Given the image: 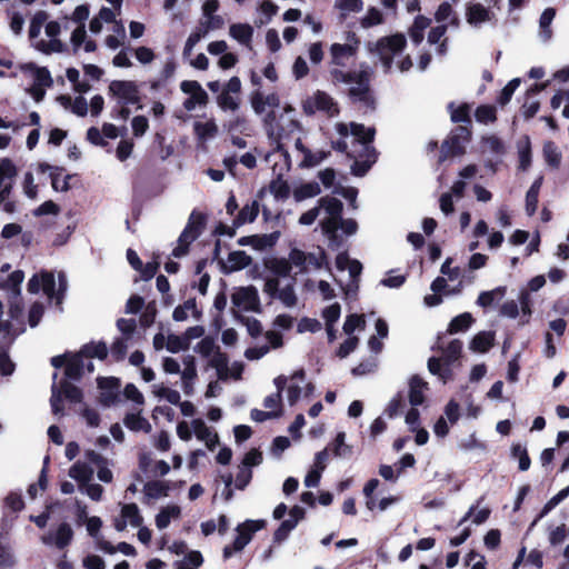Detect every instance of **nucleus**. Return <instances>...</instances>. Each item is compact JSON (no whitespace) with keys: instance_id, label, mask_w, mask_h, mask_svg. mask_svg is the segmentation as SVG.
Wrapping results in <instances>:
<instances>
[{"instance_id":"1","label":"nucleus","mask_w":569,"mask_h":569,"mask_svg":"<svg viewBox=\"0 0 569 569\" xmlns=\"http://www.w3.org/2000/svg\"><path fill=\"white\" fill-rule=\"evenodd\" d=\"M266 520L248 519L236 527L237 536L232 543L227 545L222 549L223 560L230 559L236 552H241L246 546L252 540L254 533L266 527Z\"/></svg>"},{"instance_id":"2","label":"nucleus","mask_w":569,"mask_h":569,"mask_svg":"<svg viewBox=\"0 0 569 569\" xmlns=\"http://www.w3.org/2000/svg\"><path fill=\"white\" fill-rule=\"evenodd\" d=\"M471 134V129L468 126L456 127L442 142L439 163H442L448 158L463 154L466 152L463 143L470 141Z\"/></svg>"},{"instance_id":"3","label":"nucleus","mask_w":569,"mask_h":569,"mask_svg":"<svg viewBox=\"0 0 569 569\" xmlns=\"http://www.w3.org/2000/svg\"><path fill=\"white\" fill-rule=\"evenodd\" d=\"M108 92L117 99L118 104H137L141 109L139 87L132 80H113L108 87Z\"/></svg>"},{"instance_id":"4","label":"nucleus","mask_w":569,"mask_h":569,"mask_svg":"<svg viewBox=\"0 0 569 569\" xmlns=\"http://www.w3.org/2000/svg\"><path fill=\"white\" fill-rule=\"evenodd\" d=\"M303 111L307 114H315L317 111L328 117H337L340 113L337 101L326 91L317 90L313 96L303 103Z\"/></svg>"},{"instance_id":"5","label":"nucleus","mask_w":569,"mask_h":569,"mask_svg":"<svg viewBox=\"0 0 569 569\" xmlns=\"http://www.w3.org/2000/svg\"><path fill=\"white\" fill-rule=\"evenodd\" d=\"M231 301L236 307L246 311L261 312L259 293L256 287H241L231 296Z\"/></svg>"},{"instance_id":"6","label":"nucleus","mask_w":569,"mask_h":569,"mask_svg":"<svg viewBox=\"0 0 569 569\" xmlns=\"http://www.w3.org/2000/svg\"><path fill=\"white\" fill-rule=\"evenodd\" d=\"M98 388L101 390L100 403L109 407L119 401L120 379L117 377H99L97 379Z\"/></svg>"},{"instance_id":"7","label":"nucleus","mask_w":569,"mask_h":569,"mask_svg":"<svg viewBox=\"0 0 569 569\" xmlns=\"http://www.w3.org/2000/svg\"><path fill=\"white\" fill-rule=\"evenodd\" d=\"M306 510L299 506H295L289 510V518L283 520L280 526L273 532V542L281 543L283 542L290 535L291 530L296 528V526L305 519Z\"/></svg>"},{"instance_id":"8","label":"nucleus","mask_w":569,"mask_h":569,"mask_svg":"<svg viewBox=\"0 0 569 569\" xmlns=\"http://www.w3.org/2000/svg\"><path fill=\"white\" fill-rule=\"evenodd\" d=\"M241 91V80L239 77H231L224 86L222 92L218 96L217 102L222 110L236 111L239 108L238 99L231 93L238 94Z\"/></svg>"},{"instance_id":"9","label":"nucleus","mask_w":569,"mask_h":569,"mask_svg":"<svg viewBox=\"0 0 569 569\" xmlns=\"http://www.w3.org/2000/svg\"><path fill=\"white\" fill-rule=\"evenodd\" d=\"M407 46V39L402 33H395L378 39L376 43V50L378 52H387L390 54H397L401 52Z\"/></svg>"},{"instance_id":"10","label":"nucleus","mask_w":569,"mask_h":569,"mask_svg":"<svg viewBox=\"0 0 569 569\" xmlns=\"http://www.w3.org/2000/svg\"><path fill=\"white\" fill-rule=\"evenodd\" d=\"M38 171L41 173L50 171L51 186H52L53 190L62 191V192H67L68 190H70L71 187H70L69 180L72 178L71 174H67L64 177L62 186L59 184V178H60L61 173L64 171V168L53 167L47 162H41L38 166Z\"/></svg>"},{"instance_id":"11","label":"nucleus","mask_w":569,"mask_h":569,"mask_svg":"<svg viewBox=\"0 0 569 569\" xmlns=\"http://www.w3.org/2000/svg\"><path fill=\"white\" fill-rule=\"evenodd\" d=\"M428 383L418 375L410 378L409 381V402L412 407L421 406L425 402V390Z\"/></svg>"},{"instance_id":"12","label":"nucleus","mask_w":569,"mask_h":569,"mask_svg":"<svg viewBox=\"0 0 569 569\" xmlns=\"http://www.w3.org/2000/svg\"><path fill=\"white\" fill-rule=\"evenodd\" d=\"M228 260L231 263L230 267H228L222 260H219L221 268L226 273L242 270L249 267L252 262L251 257L248 256L244 251L230 252Z\"/></svg>"},{"instance_id":"13","label":"nucleus","mask_w":569,"mask_h":569,"mask_svg":"<svg viewBox=\"0 0 569 569\" xmlns=\"http://www.w3.org/2000/svg\"><path fill=\"white\" fill-rule=\"evenodd\" d=\"M348 96L352 101H360L369 109L376 108V100L371 92L370 82L361 87L349 88Z\"/></svg>"},{"instance_id":"14","label":"nucleus","mask_w":569,"mask_h":569,"mask_svg":"<svg viewBox=\"0 0 569 569\" xmlns=\"http://www.w3.org/2000/svg\"><path fill=\"white\" fill-rule=\"evenodd\" d=\"M356 48L348 43H333L330 47L331 63L339 67H345L346 59L356 54Z\"/></svg>"},{"instance_id":"15","label":"nucleus","mask_w":569,"mask_h":569,"mask_svg":"<svg viewBox=\"0 0 569 569\" xmlns=\"http://www.w3.org/2000/svg\"><path fill=\"white\" fill-rule=\"evenodd\" d=\"M83 356L80 352L71 355L66 362L64 376L68 379L80 380L83 375Z\"/></svg>"},{"instance_id":"16","label":"nucleus","mask_w":569,"mask_h":569,"mask_svg":"<svg viewBox=\"0 0 569 569\" xmlns=\"http://www.w3.org/2000/svg\"><path fill=\"white\" fill-rule=\"evenodd\" d=\"M447 109L450 112V119L452 122L471 124V106L469 103L462 102L461 104L456 106V103L451 101L448 103Z\"/></svg>"},{"instance_id":"17","label":"nucleus","mask_w":569,"mask_h":569,"mask_svg":"<svg viewBox=\"0 0 569 569\" xmlns=\"http://www.w3.org/2000/svg\"><path fill=\"white\" fill-rule=\"evenodd\" d=\"M542 182H543V177L542 176L538 177L532 182V184L530 186L529 190L526 193L525 209H526V213L529 217H532L537 211L538 201H539L538 198H539V192H540Z\"/></svg>"},{"instance_id":"18","label":"nucleus","mask_w":569,"mask_h":569,"mask_svg":"<svg viewBox=\"0 0 569 569\" xmlns=\"http://www.w3.org/2000/svg\"><path fill=\"white\" fill-rule=\"evenodd\" d=\"M518 158H519V170L527 171L532 161L531 141L530 137L525 134L518 141Z\"/></svg>"},{"instance_id":"19","label":"nucleus","mask_w":569,"mask_h":569,"mask_svg":"<svg viewBox=\"0 0 569 569\" xmlns=\"http://www.w3.org/2000/svg\"><path fill=\"white\" fill-rule=\"evenodd\" d=\"M192 428L199 440L206 441L209 449H212L219 441L217 433H212L202 419H194Z\"/></svg>"},{"instance_id":"20","label":"nucleus","mask_w":569,"mask_h":569,"mask_svg":"<svg viewBox=\"0 0 569 569\" xmlns=\"http://www.w3.org/2000/svg\"><path fill=\"white\" fill-rule=\"evenodd\" d=\"M69 476L78 482L79 489H82L83 485H88L92 480L93 470L84 462H76L70 468Z\"/></svg>"},{"instance_id":"21","label":"nucleus","mask_w":569,"mask_h":569,"mask_svg":"<svg viewBox=\"0 0 569 569\" xmlns=\"http://www.w3.org/2000/svg\"><path fill=\"white\" fill-rule=\"evenodd\" d=\"M495 335L491 331H480L470 341L469 348L479 353H485L493 346Z\"/></svg>"},{"instance_id":"22","label":"nucleus","mask_w":569,"mask_h":569,"mask_svg":"<svg viewBox=\"0 0 569 569\" xmlns=\"http://www.w3.org/2000/svg\"><path fill=\"white\" fill-rule=\"evenodd\" d=\"M230 36L243 46H249L253 37V28L248 23H233L229 28Z\"/></svg>"},{"instance_id":"23","label":"nucleus","mask_w":569,"mask_h":569,"mask_svg":"<svg viewBox=\"0 0 569 569\" xmlns=\"http://www.w3.org/2000/svg\"><path fill=\"white\" fill-rule=\"evenodd\" d=\"M181 515V508L177 505H169L161 508L159 513L156 516V526L158 529H166L171 519H178Z\"/></svg>"},{"instance_id":"24","label":"nucleus","mask_w":569,"mask_h":569,"mask_svg":"<svg viewBox=\"0 0 569 569\" xmlns=\"http://www.w3.org/2000/svg\"><path fill=\"white\" fill-rule=\"evenodd\" d=\"M18 176V169L10 158L0 159V189L6 188L7 182L14 186V179Z\"/></svg>"},{"instance_id":"25","label":"nucleus","mask_w":569,"mask_h":569,"mask_svg":"<svg viewBox=\"0 0 569 569\" xmlns=\"http://www.w3.org/2000/svg\"><path fill=\"white\" fill-rule=\"evenodd\" d=\"M83 358H97L99 360H106L108 357V348L104 341H90L83 345L79 351Z\"/></svg>"},{"instance_id":"26","label":"nucleus","mask_w":569,"mask_h":569,"mask_svg":"<svg viewBox=\"0 0 569 569\" xmlns=\"http://www.w3.org/2000/svg\"><path fill=\"white\" fill-rule=\"evenodd\" d=\"M260 206L257 200H253L250 204H246L233 219V226L240 227L246 222H253L259 214Z\"/></svg>"},{"instance_id":"27","label":"nucleus","mask_w":569,"mask_h":569,"mask_svg":"<svg viewBox=\"0 0 569 569\" xmlns=\"http://www.w3.org/2000/svg\"><path fill=\"white\" fill-rule=\"evenodd\" d=\"M466 17L468 23L479 24L489 20L490 11L481 3H470L467 7Z\"/></svg>"},{"instance_id":"28","label":"nucleus","mask_w":569,"mask_h":569,"mask_svg":"<svg viewBox=\"0 0 569 569\" xmlns=\"http://www.w3.org/2000/svg\"><path fill=\"white\" fill-rule=\"evenodd\" d=\"M542 154L546 163L552 169H559L561 164V152L558 149V146L549 140L543 143Z\"/></svg>"},{"instance_id":"29","label":"nucleus","mask_w":569,"mask_h":569,"mask_svg":"<svg viewBox=\"0 0 569 569\" xmlns=\"http://www.w3.org/2000/svg\"><path fill=\"white\" fill-rule=\"evenodd\" d=\"M288 133L286 132L284 128L282 126H277V129H269L268 130V139L270 140L271 144H273V152L281 153L286 159H289V152L284 148L282 143V139L286 138Z\"/></svg>"},{"instance_id":"30","label":"nucleus","mask_w":569,"mask_h":569,"mask_svg":"<svg viewBox=\"0 0 569 569\" xmlns=\"http://www.w3.org/2000/svg\"><path fill=\"white\" fill-rule=\"evenodd\" d=\"M193 132L197 138L201 141L213 138L218 133V126L214 120H208L207 122L196 121L193 123Z\"/></svg>"},{"instance_id":"31","label":"nucleus","mask_w":569,"mask_h":569,"mask_svg":"<svg viewBox=\"0 0 569 569\" xmlns=\"http://www.w3.org/2000/svg\"><path fill=\"white\" fill-rule=\"evenodd\" d=\"M475 319L471 313L463 312L455 317L449 326H448V332L453 335L458 332H465L467 331L471 325L473 323Z\"/></svg>"},{"instance_id":"32","label":"nucleus","mask_w":569,"mask_h":569,"mask_svg":"<svg viewBox=\"0 0 569 569\" xmlns=\"http://www.w3.org/2000/svg\"><path fill=\"white\" fill-rule=\"evenodd\" d=\"M228 356L217 348L213 357L209 361V365L217 369V375L220 380H226L228 378Z\"/></svg>"},{"instance_id":"33","label":"nucleus","mask_w":569,"mask_h":569,"mask_svg":"<svg viewBox=\"0 0 569 569\" xmlns=\"http://www.w3.org/2000/svg\"><path fill=\"white\" fill-rule=\"evenodd\" d=\"M350 133L355 136L360 143L363 146L370 144L376 134V130L373 128H366L361 123L351 122L350 123Z\"/></svg>"},{"instance_id":"34","label":"nucleus","mask_w":569,"mask_h":569,"mask_svg":"<svg viewBox=\"0 0 569 569\" xmlns=\"http://www.w3.org/2000/svg\"><path fill=\"white\" fill-rule=\"evenodd\" d=\"M320 207H322L326 212L333 218H338L341 220L343 203L335 197L325 196L319 200Z\"/></svg>"},{"instance_id":"35","label":"nucleus","mask_w":569,"mask_h":569,"mask_svg":"<svg viewBox=\"0 0 569 569\" xmlns=\"http://www.w3.org/2000/svg\"><path fill=\"white\" fill-rule=\"evenodd\" d=\"M123 423L131 431L143 430L144 432H150L151 430V425L140 413H127Z\"/></svg>"},{"instance_id":"36","label":"nucleus","mask_w":569,"mask_h":569,"mask_svg":"<svg viewBox=\"0 0 569 569\" xmlns=\"http://www.w3.org/2000/svg\"><path fill=\"white\" fill-rule=\"evenodd\" d=\"M281 232L276 230L268 234H253V249L262 251L272 248L278 242Z\"/></svg>"},{"instance_id":"37","label":"nucleus","mask_w":569,"mask_h":569,"mask_svg":"<svg viewBox=\"0 0 569 569\" xmlns=\"http://www.w3.org/2000/svg\"><path fill=\"white\" fill-rule=\"evenodd\" d=\"M431 23V20L425 16H417L413 20V24L410 28V37L415 43H420L423 40V31Z\"/></svg>"},{"instance_id":"38","label":"nucleus","mask_w":569,"mask_h":569,"mask_svg":"<svg viewBox=\"0 0 569 569\" xmlns=\"http://www.w3.org/2000/svg\"><path fill=\"white\" fill-rule=\"evenodd\" d=\"M206 223L207 216L202 212L193 210L188 219V223L184 227V229H189V232L193 234L197 233V238H199L203 229L206 228Z\"/></svg>"},{"instance_id":"39","label":"nucleus","mask_w":569,"mask_h":569,"mask_svg":"<svg viewBox=\"0 0 569 569\" xmlns=\"http://www.w3.org/2000/svg\"><path fill=\"white\" fill-rule=\"evenodd\" d=\"M73 538V530L69 523L62 522L59 525L56 536L54 543L59 549H63L69 546Z\"/></svg>"},{"instance_id":"40","label":"nucleus","mask_w":569,"mask_h":569,"mask_svg":"<svg viewBox=\"0 0 569 569\" xmlns=\"http://www.w3.org/2000/svg\"><path fill=\"white\" fill-rule=\"evenodd\" d=\"M428 369L432 375L439 376L445 382L450 379L452 371L450 366L442 363L440 358L431 357L428 360Z\"/></svg>"},{"instance_id":"41","label":"nucleus","mask_w":569,"mask_h":569,"mask_svg":"<svg viewBox=\"0 0 569 569\" xmlns=\"http://www.w3.org/2000/svg\"><path fill=\"white\" fill-rule=\"evenodd\" d=\"M60 389L61 390L59 391L61 395H63V397L71 402L78 403L83 399L82 390L73 383L69 382L67 379L60 382Z\"/></svg>"},{"instance_id":"42","label":"nucleus","mask_w":569,"mask_h":569,"mask_svg":"<svg viewBox=\"0 0 569 569\" xmlns=\"http://www.w3.org/2000/svg\"><path fill=\"white\" fill-rule=\"evenodd\" d=\"M121 517L132 527H140L143 521L136 503L123 505L121 508Z\"/></svg>"},{"instance_id":"43","label":"nucleus","mask_w":569,"mask_h":569,"mask_svg":"<svg viewBox=\"0 0 569 569\" xmlns=\"http://www.w3.org/2000/svg\"><path fill=\"white\" fill-rule=\"evenodd\" d=\"M330 156V151H317L312 152L310 149H306V153L303 154V159L301 161L302 168H313L322 162Z\"/></svg>"},{"instance_id":"44","label":"nucleus","mask_w":569,"mask_h":569,"mask_svg":"<svg viewBox=\"0 0 569 569\" xmlns=\"http://www.w3.org/2000/svg\"><path fill=\"white\" fill-rule=\"evenodd\" d=\"M475 117L480 123H491L497 120V110L491 104H480L475 111Z\"/></svg>"},{"instance_id":"45","label":"nucleus","mask_w":569,"mask_h":569,"mask_svg":"<svg viewBox=\"0 0 569 569\" xmlns=\"http://www.w3.org/2000/svg\"><path fill=\"white\" fill-rule=\"evenodd\" d=\"M29 69L33 70L34 72V81L37 86H42L46 88H50L53 84V80L51 77L50 71L46 67H37L33 63H30Z\"/></svg>"},{"instance_id":"46","label":"nucleus","mask_w":569,"mask_h":569,"mask_svg":"<svg viewBox=\"0 0 569 569\" xmlns=\"http://www.w3.org/2000/svg\"><path fill=\"white\" fill-rule=\"evenodd\" d=\"M321 192L320 186L317 182H307L301 184L298 189L295 190V198L297 201L305 200L307 198H312L318 196Z\"/></svg>"},{"instance_id":"47","label":"nucleus","mask_w":569,"mask_h":569,"mask_svg":"<svg viewBox=\"0 0 569 569\" xmlns=\"http://www.w3.org/2000/svg\"><path fill=\"white\" fill-rule=\"evenodd\" d=\"M511 456L519 460V470L527 471L530 468L531 459L526 447L521 443H515L511 447Z\"/></svg>"},{"instance_id":"48","label":"nucleus","mask_w":569,"mask_h":569,"mask_svg":"<svg viewBox=\"0 0 569 569\" xmlns=\"http://www.w3.org/2000/svg\"><path fill=\"white\" fill-rule=\"evenodd\" d=\"M506 292H507V288L503 286L497 287L496 289H493L491 291H482L478 296L477 303L483 308L490 307L493 303L495 298L497 296L499 298H502L506 295Z\"/></svg>"},{"instance_id":"49","label":"nucleus","mask_w":569,"mask_h":569,"mask_svg":"<svg viewBox=\"0 0 569 569\" xmlns=\"http://www.w3.org/2000/svg\"><path fill=\"white\" fill-rule=\"evenodd\" d=\"M269 188L276 199L286 200L290 196V187L280 176L271 181Z\"/></svg>"},{"instance_id":"50","label":"nucleus","mask_w":569,"mask_h":569,"mask_svg":"<svg viewBox=\"0 0 569 569\" xmlns=\"http://www.w3.org/2000/svg\"><path fill=\"white\" fill-rule=\"evenodd\" d=\"M461 351L462 342L459 339L451 340L443 350L445 362H447L448 366H451L455 361H457L460 358Z\"/></svg>"},{"instance_id":"51","label":"nucleus","mask_w":569,"mask_h":569,"mask_svg":"<svg viewBox=\"0 0 569 569\" xmlns=\"http://www.w3.org/2000/svg\"><path fill=\"white\" fill-rule=\"evenodd\" d=\"M167 350L172 353H178L182 350H188L190 347L189 341L186 339V337L177 336V335H169L166 343Z\"/></svg>"},{"instance_id":"52","label":"nucleus","mask_w":569,"mask_h":569,"mask_svg":"<svg viewBox=\"0 0 569 569\" xmlns=\"http://www.w3.org/2000/svg\"><path fill=\"white\" fill-rule=\"evenodd\" d=\"M168 496V487L161 481H149L144 486V498H162Z\"/></svg>"},{"instance_id":"53","label":"nucleus","mask_w":569,"mask_h":569,"mask_svg":"<svg viewBox=\"0 0 569 569\" xmlns=\"http://www.w3.org/2000/svg\"><path fill=\"white\" fill-rule=\"evenodd\" d=\"M520 83V78H513L512 80H510L500 91L497 102L500 106H506L507 103H509Z\"/></svg>"},{"instance_id":"54","label":"nucleus","mask_w":569,"mask_h":569,"mask_svg":"<svg viewBox=\"0 0 569 569\" xmlns=\"http://www.w3.org/2000/svg\"><path fill=\"white\" fill-rule=\"evenodd\" d=\"M36 48L44 54H50L52 52H63L66 47L63 42L57 38H51L50 41L40 40Z\"/></svg>"},{"instance_id":"55","label":"nucleus","mask_w":569,"mask_h":569,"mask_svg":"<svg viewBox=\"0 0 569 569\" xmlns=\"http://www.w3.org/2000/svg\"><path fill=\"white\" fill-rule=\"evenodd\" d=\"M555 17H556V9H553V8L545 9L540 16L539 26H540L541 32L543 33L546 39H550V37L552 34L550 24Z\"/></svg>"},{"instance_id":"56","label":"nucleus","mask_w":569,"mask_h":569,"mask_svg":"<svg viewBox=\"0 0 569 569\" xmlns=\"http://www.w3.org/2000/svg\"><path fill=\"white\" fill-rule=\"evenodd\" d=\"M267 267L277 276L279 277H287L289 276L290 271H291V264L289 262V260H286L283 258L281 259H272L270 260V262L267 264Z\"/></svg>"},{"instance_id":"57","label":"nucleus","mask_w":569,"mask_h":569,"mask_svg":"<svg viewBox=\"0 0 569 569\" xmlns=\"http://www.w3.org/2000/svg\"><path fill=\"white\" fill-rule=\"evenodd\" d=\"M383 16L381 11L375 7L368 9L367 14L361 19L360 23L362 28H371L382 23Z\"/></svg>"},{"instance_id":"58","label":"nucleus","mask_w":569,"mask_h":569,"mask_svg":"<svg viewBox=\"0 0 569 569\" xmlns=\"http://www.w3.org/2000/svg\"><path fill=\"white\" fill-rule=\"evenodd\" d=\"M365 323L366 321L363 315L351 313L346 318L343 323V331L345 333L351 336L357 328H363Z\"/></svg>"},{"instance_id":"59","label":"nucleus","mask_w":569,"mask_h":569,"mask_svg":"<svg viewBox=\"0 0 569 569\" xmlns=\"http://www.w3.org/2000/svg\"><path fill=\"white\" fill-rule=\"evenodd\" d=\"M24 279L22 270H16L11 272L3 283V288L12 290L16 293H20V286Z\"/></svg>"},{"instance_id":"60","label":"nucleus","mask_w":569,"mask_h":569,"mask_svg":"<svg viewBox=\"0 0 569 569\" xmlns=\"http://www.w3.org/2000/svg\"><path fill=\"white\" fill-rule=\"evenodd\" d=\"M359 343V338L356 336L348 337L338 348L336 355L340 359L347 358L351 352L356 350Z\"/></svg>"},{"instance_id":"61","label":"nucleus","mask_w":569,"mask_h":569,"mask_svg":"<svg viewBox=\"0 0 569 569\" xmlns=\"http://www.w3.org/2000/svg\"><path fill=\"white\" fill-rule=\"evenodd\" d=\"M239 319L247 327L248 333L252 338H258L262 333V325L257 318L240 316Z\"/></svg>"},{"instance_id":"62","label":"nucleus","mask_w":569,"mask_h":569,"mask_svg":"<svg viewBox=\"0 0 569 569\" xmlns=\"http://www.w3.org/2000/svg\"><path fill=\"white\" fill-rule=\"evenodd\" d=\"M370 78L371 73L368 70L348 71V76L345 79V83H357L358 87H361L370 82Z\"/></svg>"},{"instance_id":"63","label":"nucleus","mask_w":569,"mask_h":569,"mask_svg":"<svg viewBox=\"0 0 569 569\" xmlns=\"http://www.w3.org/2000/svg\"><path fill=\"white\" fill-rule=\"evenodd\" d=\"M41 289L49 297L52 298L56 293L54 276L50 271L41 272Z\"/></svg>"},{"instance_id":"64","label":"nucleus","mask_w":569,"mask_h":569,"mask_svg":"<svg viewBox=\"0 0 569 569\" xmlns=\"http://www.w3.org/2000/svg\"><path fill=\"white\" fill-rule=\"evenodd\" d=\"M483 143L490 149V151L495 154L501 156L506 153V147L503 141L497 137L496 134H491L483 138Z\"/></svg>"}]
</instances>
